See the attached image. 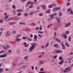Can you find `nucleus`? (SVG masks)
<instances>
[{"label": "nucleus", "mask_w": 73, "mask_h": 73, "mask_svg": "<svg viewBox=\"0 0 73 73\" xmlns=\"http://www.w3.org/2000/svg\"><path fill=\"white\" fill-rule=\"evenodd\" d=\"M36 43H33L32 44L31 46L29 48V52H32L33 51V50L35 49V47H36Z\"/></svg>", "instance_id": "nucleus-1"}, {"label": "nucleus", "mask_w": 73, "mask_h": 73, "mask_svg": "<svg viewBox=\"0 0 73 73\" xmlns=\"http://www.w3.org/2000/svg\"><path fill=\"white\" fill-rule=\"evenodd\" d=\"M71 70V69L69 68V67H67L66 69L63 70L64 73H66V72H70Z\"/></svg>", "instance_id": "nucleus-2"}, {"label": "nucleus", "mask_w": 73, "mask_h": 73, "mask_svg": "<svg viewBox=\"0 0 73 73\" xmlns=\"http://www.w3.org/2000/svg\"><path fill=\"white\" fill-rule=\"evenodd\" d=\"M7 57V55L6 54H4L1 55H0V57L1 58H4V57Z\"/></svg>", "instance_id": "nucleus-3"}, {"label": "nucleus", "mask_w": 73, "mask_h": 73, "mask_svg": "<svg viewBox=\"0 0 73 73\" xmlns=\"http://www.w3.org/2000/svg\"><path fill=\"white\" fill-rule=\"evenodd\" d=\"M70 25H71V23H66L65 24V26L66 27H69Z\"/></svg>", "instance_id": "nucleus-4"}, {"label": "nucleus", "mask_w": 73, "mask_h": 73, "mask_svg": "<svg viewBox=\"0 0 73 73\" xmlns=\"http://www.w3.org/2000/svg\"><path fill=\"white\" fill-rule=\"evenodd\" d=\"M54 52L55 53H61L63 52L62 51H61L60 50H55Z\"/></svg>", "instance_id": "nucleus-5"}, {"label": "nucleus", "mask_w": 73, "mask_h": 73, "mask_svg": "<svg viewBox=\"0 0 73 73\" xmlns=\"http://www.w3.org/2000/svg\"><path fill=\"white\" fill-rule=\"evenodd\" d=\"M56 19L57 20L58 23H60V20H61V18L60 17L59 18H56Z\"/></svg>", "instance_id": "nucleus-6"}, {"label": "nucleus", "mask_w": 73, "mask_h": 73, "mask_svg": "<svg viewBox=\"0 0 73 73\" xmlns=\"http://www.w3.org/2000/svg\"><path fill=\"white\" fill-rule=\"evenodd\" d=\"M10 47L9 46L7 45V46H3V48L4 49H7L8 48H10Z\"/></svg>", "instance_id": "nucleus-7"}, {"label": "nucleus", "mask_w": 73, "mask_h": 73, "mask_svg": "<svg viewBox=\"0 0 73 73\" xmlns=\"http://www.w3.org/2000/svg\"><path fill=\"white\" fill-rule=\"evenodd\" d=\"M34 40L35 41H37V36L35 35H34Z\"/></svg>", "instance_id": "nucleus-8"}, {"label": "nucleus", "mask_w": 73, "mask_h": 73, "mask_svg": "<svg viewBox=\"0 0 73 73\" xmlns=\"http://www.w3.org/2000/svg\"><path fill=\"white\" fill-rule=\"evenodd\" d=\"M27 42H25L23 43V45L25 46V47H28L29 46V44L27 45Z\"/></svg>", "instance_id": "nucleus-9"}, {"label": "nucleus", "mask_w": 73, "mask_h": 73, "mask_svg": "<svg viewBox=\"0 0 73 73\" xmlns=\"http://www.w3.org/2000/svg\"><path fill=\"white\" fill-rule=\"evenodd\" d=\"M63 37L65 38V39H66L68 38V37H67V36L66 35H65V34H63Z\"/></svg>", "instance_id": "nucleus-10"}, {"label": "nucleus", "mask_w": 73, "mask_h": 73, "mask_svg": "<svg viewBox=\"0 0 73 73\" xmlns=\"http://www.w3.org/2000/svg\"><path fill=\"white\" fill-rule=\"evenodd\" d=\"M60 9V8L59 7H57L56 8H54L53 9V11H56L57 10H59Z\"/></svg>", "instance_id": "nucleus-11"}, {"label": "nucleus", "mask_w": 73, "mask_h": 73, "mask_svg": "<svg viewBox=\"0 0 73 73\" xmlns=\"http://www.w3.org/2000/svg\"><path fill=\"white\" fill-rule=\"evenodd\" d=\"M6 36H9V35H11V33H9V31H7L6 33Z\"/></svg>", "instance_id": "nucleus-12"}, {"label": "nucleus", "mask_w": 73, "mask_h": 73, "mask_svg": "<svg viewBox=\"0 0 73 73\" xmlns=\"http://www.w3.org/2000/svg\"><path fill=\"white\" fill-rule=\"evenodd\" d=\"M29 25L30 26H35V24L33 23H31L29 24Z\"/></svg>", "instance_id": "nucleus-13"}, {"label": "nucleus", "mask_w": 73, "mask_h": 73, "mask_svg": "<svg viewBox=\"0 0 73 73\" xmlns=\"http://www.w3.org/2000/svg\"><path fill=\"white\" fill-rule=\"evenodd\" d=\"M64 62V61L63 60L62 61L59 62V64H60V65H62V64H63Z\"/></svg>", "instance_id": "nucleus-14"}, {"label": "nucleus", "mask_w": 73, "mask_h": 73, "mask_svg": "<svg viewBox=\"0 0 73 73\" xmlns=\"http://www.w3.org/2000/svg\"><path fill=\"white\" fill-rule=\"evenodd\" d=\"M50 17L51 20H53V19H54V16L52 14L50 15Z\"/></svg>", "instance_id": "nucleus-15"}, {"label": "nucleus", "mask_w": 73, "mask_h": 73, "mask_svg": "<svg viewBox=\"0 0 73 73\" xmlns=\"http://www.w3.org/2000/svg\"><path fill=\"white\" fill-rule=\"evenodd\" d=\"M17 12H21L23 11V10L19 9L17 10Z\"/></svg>", "instance_id": "nucleus-16"}, {"label": "nucleus", "mask_w": 73, "mask_h": 73, "mask_svg": "<svg viewBox=\"0 0 73 73\" xmlns=\"http://www.w3.org/2000/svg\"><path fill=\"white\" fill-rule=\"evenodd\" d=\"M4 71V69L2 68H0V73H1L3 72Z\"/></svg>", "instance_id": "nucleus-17"}, {"label": "nucleus", "mask_w": 73, "mask_h": 73, "mask_svg": "<svg viewBox=\"0 0 73 73\" xmlns=\"http://www.w3.org/2000/svg\"><path fill=\"white\" fill-rule=\"evenodd\" d=\"M52 25H53V24L52 23H51L50 25H49L48 26V28H50L51 26H52Z\"/></svg>", "instance_id": "nucleus-18"}, {"label": "nucleus", "mask_w": 73, "mask_h": 73, "mask_svg": "<svg viewBox=\"0 0 73 73\" xmlns=\"http://www.w3.org/2000/svg\"><path fill=\"white\" fill-rule=\"evenodd\" d=\"M65 45L67 46H68V47L69 46V44H68V42H65Z\"/></svg>", "instance_id": "nucleus-19"}, {"label": "nucleus", "mask_w": 73, "mask_h": 73, "mask_svg": "<svg viewBox=\"0 0 73 73\" xmlns=\"http://www.w3.org/2000/svg\"><path fill=\"white\" fill-rule=\"evenodd\" d=\"M39 63L40 64H44V62L43 60H41L39 61Z\"/></svg>", "instance_id": "nucleus-20"}, {"label": "nucleus", "mask_w": 73, "mask_h": 73, "mask_svg": "<svg viewBox=\"0 0 73 73\" xmlns=\"http://www.w3.org/2000/svg\"><path fill=\"white\" fill-rule=\"evenodd\" d=\"M52 7H56V6H57V5H56V4H55V3H52L51 4Z\"/></svg>", "instance_id": "nucleus-21"}, {"label": "nucleus", "mask_w": 73, "mask_h": 73, "mask_svg": "<svg viewBox=\"0 0 73 73\" xmlns=\"http://www.w3.org/2000/svg\"><path fill=\"white\" fill-rule=\"evenodd\" d=\"M54 46L55 48H58V45L57 44H56L54 45Z\"/></svg>", "instance_id": "nucleus-22"}, {"label": "nucleus", "mask_w": 73, "mask_h": 73, "mask_svg": "<svg viewBox=\"0 0 73 73\" xmlns=\"http://www.w3.org/2000/svg\"><path fill=\"white\" fill-rule=\"evenodd\" d=\"M16 24L15 22H13L10 23H9V24L10 25H13V24Z\"/></svg>", "instance_id": "nucleus-23"}, {"label": "nucleus", "mask_w": 73, "mask_h": 73, "mask_svg": "<svg viewBox=\"0 0 73 73\" xmlns=\"http://www.w3.org/2000/svg\"><path fill=\"white\" fill-rule=\"evenodd\" d=\"M42 25H40V26L39 29L40 31H41L42 30Z\"/></svg>", "instance_id": "nucleus-24"}, {"label": "nucleus", "mask_w": 73, "mask_h": 73, "mask_svg": "<svg viewBox=\"0 0 73 73\" xmlns=\"http://www.w3.org/2000/svg\"><path fill=\"white\" fill-rule=\"evenodd\" d=\"M59 16H60V17L62 16V13L61 11H60L59 13Z\"/></svg>", "instance_id": "nucleus-25"}, {"label": "nucleus", "mask_w": 73, "mask_h": 73, "mask_svg": "<svg viewBox=\"0 0 73 73\" xmlns=\"http://www.w3.org/2000/svg\"><path fill=\"white\" fill-rule=\"evenodd\" d=\"M16 40L17 41H18V42H19L21 40L18 38H17V39Z\"/></svg>", "instance_id": "nucleus-26"}, {"label": "nucleus", "mask_w": 73, "mask_h": 73, "mask_svg": "<svg viewBox=\"0 0 73 73\" xmlns=\"http://www.w3.org/2000/svg\"><path fill=\"white\" fill-rule=\"evenodd\" d=\"M68 38L69 41H71V39H72L71 37L70 36H69L68 37Z\"/></svg>", "instance_id": "nucleus-27"}, {"label": "nucleus", "mask_w": 73, "mask_h": 73, "mask_svg": "<svg viewBox=\"0 0 73 73\" xmlns=\"http://www.w3.org/2000/svg\"><path fill=\"white\" fill-rule=\"evenodd\" d=\"M59 60H63V58L61 56H60L59 57Z\"/></svg>", "instance_id": "nucleus-28"}, {"label": "nucleus", "mask_w": 73, "mask_h": 73, "mask_svg": "<svg viewBox=\"0 0 73 73\" xmlns=\"http://www.w3.org/2000/svg\"><path fill=\"white\" fill-rule=\"evenodd\" d=\"M56 41H58L59 43H60V42H61V41H60V39H56Z\"/></svg>", "instance_id": "nucleus-29"}, {"label": "nucleus", "mask_w": 73, "mask_h": 73, "mask_svg": "<svg viewBox=\"0 0 73 73\" xmlns=\"http://www.w3.org/2000/svg\"><path fill=\"white\" fill-rule=\"evenodd\" d=\"M38 38H40V37H42V35L41 34H38Z\"/></svg>", "instance_id": "nucleus-30"}, {"label": "nucleus", "mask_w": 73, "mask_h": 73, "mask_svg": "<svg viewBox=\"0 0 73 73\" xmlns=\"http://www.w3.org/2000/svg\"><path fill=\"white\" fill-rule=\"evenodd\" d=\"M20 24H22V25H26V23H23L22 22H20L19 23Z\"/></svg>", "instance_id": "nucleus-31"}, {"label": "nucleus", "mask_w": 73, "mask_h": 73, "mask_svg": "<svg viewBox=\"0 0 73 73\" xmlns=\"http://www.w3.org/2000/svg\"><path fill=\"white\" fill-rule=\"evenodd\" d=\"M48 46H49V42H48L47 43V44L46 45L45 47L47 48Z\"/></svg>", "instance_id": "nucleus-32"}, {"label": "nucleus", "mask_w": 73, "mask_h": 73, "mask_svg": "<svg viewBox=\"0 0 73 73\" xmlns=\"http://www.w3.org/2000/svg\"><path fill=\"white\" fill-rule=\"evenodd\" d=\"M70 14L71 15H73V10H72L70 11Z\"/></svg>", "instance_id": "nucleus-33"}, {"label": "nucleus", "mask_w": 73, "mask_h": 73, "mask_svg": "<svg viewBox=\"0 0 73 73\" xmlns=\"http://www.w3.org/2000/svg\"><path fill=\"white\" fill-rule=\"evenodd\" d=\"M38 33H40V34H43V31H38Z\"/></svg>", "instance_id": "nucleus-34"}, {"label": "nucleus", "mask_w": 73, "mask_h": 73, "mask_svg": "<svg viewBox=\"0 0 73 73\" xmlns=\"http://www.w3.org/2000/svg\"><path fill=\"white\" fill-rule=\"evenodd\" d=\"M13 12L14 15H16V12L15 10L13 11Z\"/></svg>", "instance_id": "nucleus-35"}, {"label": "nucleus", "mask_w": 73, "mask_h": 73, "mask_svg": "<svg viewBox=\"0 0 73 73\" xmlns=\"http://www.w3.org/2000/svg\"><path fill=\"white\" fill-rule=\"evenodd\" d=\"M25 64V62H23L21 63H19V64L18 65H21V64Z\"/></svg>", "instance_id": "nucleus-36"}, {"label": "nucleus", "mask_w": 73, "mask_h": 73, "mask_svg": "<svg viewBox=\"0 0 73 73\" xmlns=\"http://www.w3.org/2000/svg\"><path fill=\"white\" fill-rule=\"evenodd\" d=\"M46 13H48V14H49L50 13V10H49L48 11H46Z\"/></svg>", "instance_id": "nucleus-37"}, {"label": "nucleus", "mask_w": 73, "mask_h": 73, "mask_svg": "<svg viewBox=\"0 0 73 73\" xmlns=\"http://www.w3.org/2000/svg\"><path fill=\"white\" fill-rule=\"evenodd\" d=\"M27 39L29 41H32V39L29 38L27 37Z\"/></svg>", "instance_id": "nucleus-38"}, {"label": "nucleus", "mask_w": 73, "mask_h": 73, "mask_svg": "<svg viewBox=\"0 0 73 73\" xmlns=\"http://www.w3.org/2000/svg\"><path fill=\"white\" fill-rule=\"evenodd\" d=\"M40 54L42 55H44V54H45V52H41L40 53Z\"/></svg>", "instance_id": "nucleus-39"}, {"label": "nucleus", "mask_w": 73, "mask_h": 73, "mask_svg": "<svg viewBox=\"0 0 73 73\" xmlns=\"http://www.w3.org/2000/svg\"><path fill=\"white\" fill-rule=\"evenodd\" d=\"M13 65L14 66H16L17 65V64L16 63H13Z\"/></svg>", "instance_id": "nucleus-40"}, {"label": "nucleus", "mask_w": 73, "mask_h": 73, "mask_svg": "<svg viewBox=\"0 0 73 73\" xmlns=\"http://www.w3.org/2000/svg\"><path fill=\"white\" fill-rule=\"evenodd\" d=\"M71 59H68V62H69V63H70V62H71Z\"/></svg>", "instance_id": "nucleus-41"}, {"label": "nucleus", "mask_w": 73, "mask_h": 73, "mask_svg": "<svg viewBox=\"0 0 73 73\" xmlns=\"http://www.w3.org/2000/svg\"><path fill=\"white\" fill-rule=\"evenodd\" d=\"M12 7L13 9H15V8H16V5H13Z\"/></svg>", "instance_id": "nucleus-42"}, {"label": "nucleus", "mask_w": 73, "mask_h": 73, "mask_svg": "<svg viewBox=\"0 0 73 73\" xmlns=\"http://www.w3.org/2000/svg\"><path fill=\"white\" fill-rule=\"evenodd\" d=\"M25 66H22L21 67V69H23V68H25Z\"/></svg>", "instance_id": "nucleus-43"}, {"label": "nucleus", "mask_w": 73, "mask_h": 73, "mask_svg": "<svg viewBox=\"0 0 73 73\" xmlns=\"http://www.w3.org/2000/svg\"><path fill=\"white\" fill-rule=\"evenodd\" d=\"M3 19H2L0 20V23H3Z\"/></svg>", "instance_id": "nucleus-44"}, {"label": "nucleus", "mask_w": 73, "mask_h": 73, "mask_svg": "<svg viewBox=\"0 0 73 73\" xmlns=\"http://www.w3.org/2000/svg\"><path fill=\"white\" fill-rule=\"evenodd\" d=\"M72 9H71V8H70L69 9H68L67 11H68V12H69V11H72Z\"/></svg>", "instance_id": "nucleus-45"}, {"label": "nucleus", "mask_w": 73, "mask_h": 73, "mask_svg": "<svg viewBox=\"0 0 73 73\" xmlns=\"http://www.w3.org/2000/svg\"><path fill=\"white\" fill-rule=\"evenodd\" d=\"M62 49L63 50H65V46L64 45L62 46Z\"/></svg>", "instance_id": "nucleus-46"}, {"label": "nucleus", "mask_w": 73, "mask_h": 73, "mask_svg": "<svg viewBox=\"0 0 73 73\" xmlns=\"http://www.w3.org/2000/svg\"><path fill=\"white\" fill-rule=\"evenodd\" d=\"M28 13H25V16L26 17H27V16H28Z\"/></svg>", "instance_id": "nucleus-47"}, {"label": "nucleus", "mask_w": 73, "mask_h": 73, "mask_svg": "<svg viewBox=\"0 0 73 73\" xmlns=\"http://www.w3.org/2000/svg\"><path fill=\"white\" fill-rule=\"evenodd\" d=\"M20 19V18H16L14 19V20H19Z\"/></svg>", "instance_id": "nucleus-48"}, {"label": "nucleus", "mask_w": 73, "mask_h": 73, "mask_svg": "<svg viewBox=\"0 0 73 73\" xmlns=\"http://www.w3.org/2000/svg\"><path fill=\"white\" fill-rule=\"evenodd\" d=\"M27 37H23V40H25V39H27Z\"/></svg>", "instance_id": "nucleus-49"}, {"label": "nucleus", "mask_w": 73, "mask_h": 73, "mask_svg": "<svg viewBox=\"0 0 73 73\" xmlns=\"http://www.w3.org/2000/svg\"><path fill=\"white\" fill-rule=\"evenodd\" d=\"M56 35H57V33L56 32H54V36H56Z\"/></svg>", "instance_id": "nucleus-50"}, {"label": "nucleus", "mask_w": 73, "mask_h": 73, "mask_svg": "<svg viewBox=\"0 0 73 73\" xmlns=\"http://www.w3.org/2000/svg\"><path fill=\"white\" fill-rule=\"evenodd\" d=\"M52 7V5H49L48 6V8H50Z\"/></svg>", "instance_id": "nucleus-51"}, {"label": "nucleus", "mask_w": 73, "mask_h": 73, "mask_svg": "<svg viewBox=\"0 0 73 73\" xmlns=\"http://www.w3.org/2000/svg\"><path fill=\"white\" fill-rule=\"evenodd\" d=\"M5 51L3 50L0 52V53H4Z\"/></svg>", "instance_id": "nucleus-52"}, {"label": "nucleus", "mask_w": 73, "mask_h": 73, "mask_svg": "<svg viewBox=\"0 0 73 73\" xmlns=\"http://www.w3.org/2000/svg\"><path fill=\"white\" fill-rule=\"evenodd\" d=\"M21 36V35H18L17 36V38H18V37H20V36Z\"/></svg>", "instance_id": "nucleus-53"}, {"label": "nucleus", "mask_w": 73, "mask_h": 73, "mask_svg": "<svg viewBox=\"0 0 73 73\" xmlns=\"http://www.w3.org/2000/svg\"><path fill=\"white\" fill-rule=\"evenodd\" d=\"M33 12H31L30 13L29 15H32V14H33Z\"/></svg>", "instance_id": "nucleus-54"}, {"label": "nucleus", "mask_w": 73, "mask_h": 73, "mask_svg": "<svg viewBox=\"0 0 73 73\" xmlns=\"http://www.w3.org/2000/svg\"><path fill=\"white\" fill-rule=\"evenodd\" d=\"M42 7L43 8V9H45V6H42Z\"/></svg>", "instance_id": "nucleus-55"}, {"label": "nucleus", "mask_w": 73, "mask_h": 73, "mask_svg": "<svg viewBox=\"0 0 73 73\" xmlns=\"http://www.w3.org/2000/svg\"><path fill=\"white\" fill-rule=\"evenodd\" d=\"M8 17H9V15H8L7 16H6V17H5V19H8Z\"/></svg>", "instance_id": "nucleus-56"}, {"label": "nucleus", "mask_w": 73, "mask_h": 73, "mask_svg": "<svg viewBox=\"0 0 73 73\" xmlns=\"http://www.w3.org/2000/svg\"><path fill=\"white\" fill-rule=\"evenodd\" d=\"M66 34H68V33H69V31H67L66 32Z\"/></svg>", "instance_id": "nucleus-57"}, {"label": "nucleus", "mask_w": 73, "mask_h": 73, "mask_svg": "<svg viewBox=\"0 0 73 73\" xmlns=\"http://www.w3.org/2000/svg\"><path fill=\"white\" fill-rule=\"evenodd\" d=\"M54 16H56V15H57V13H55L54 14H52Z\"/></svg>", "instance_id": "nucleus-58"}, {"label": "nucleus", "mask_w": 73, "mask_h": 73, "mask_svg": "<svg viewBox=\"0 0 73 73\" xmlns=\"http://www.w3.org/2000/svg\"><path fill=\"white\" fill-rule=\"evenodd\" d=\"M70 3H68L67 4V6H69V5H70Z\"/></svg>", "instance_id": "nucleus-59"}, {"label": "nucleus", "mask_w": 73, "mask_h": 73, "mask_svg": "<svg viewBox=\"0 0 73 73\" xmlns=\"http://www.w3.org/2000/svg\"><path fill=\"white\" fill-rule=\"evenodd\" d=\"M33 6L32 5H31L29 7L30 8H33Z\"/></svg>", "instance_id": "nucleus-60"}, {"label": "nucleus", "mask_w": 73, "mask_h": 73, "mask_svg": "<svg viewBox=\"0 0 73 73\" xmlns=\"http://www.w3.org/2000/svg\"><path fill=\"white\" fill-rule=\"evenodd\" d=\"M26 1H27V0H21V1L22 2V3Z\"/></svg>", "instance_id": "nucleus-61"}, {"label": "nucleus", "mask_w": 73, "mask_h": 73, "mask_svg": "<svg viewBox=\"0 0 73 73\" xmlns=\"http://www.w3.org/2000/svg\"><path fill=\"white\" fill-rule=\"evenodd\" d=\"M28 58V56H25V57H24L25 59H27Z\"/></svg>", "instance_id": "nucleus-62"}, {"label": "nucleus", "mask_w": 73, "mask_h": 73, "mask_svg": "<svg viewBox=\"0 0 73 73\" xmlns=\"http://www.w3.org/2000/svg\"><path fill=\"white\" fill-rule=\"evenodd\" d=\"M39 15L40 16H43V15L42 13L39 14Z\"/></svg>", "instance_id": "nucleus-63"}, {"label": "nucleus", "mask_w": 73, "mask_h": 73, "mask_svg": "<svg viewBox=\"0 0 73 73\" xmlns=\"http://www.w3.org/2000/svg\"><path fill=\"white\" fill-rule=\"evenodd\" d=\"M70 55H72V54H73V52H70Z\"/></svg>", "instance_id": "nucleus-64"}]
</instances>
